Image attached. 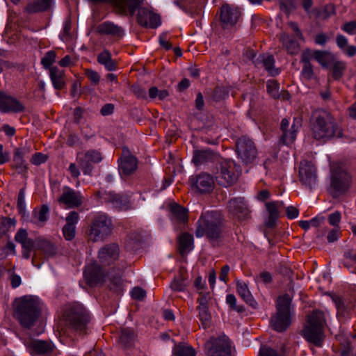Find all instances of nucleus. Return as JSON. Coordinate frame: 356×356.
Returning a JSON list of instances; mask_svg holds the SVG:
<instances>
[{"instance_id":"38","label":"nucleus","mask_w":356,"mask_h":356,"mask_svg":"<svg viewBox=\"0 0 356 356\" xmlns=\"http://www.w3.org/2000/svg\"><path fill=\"white\" fill-rule=\"evenodd\" d=\"M335 58V56L330 51L314 50V60L323 68H328Z\"/></svg>"},{"instance_id":"43","label":"nucleus","mask_w":356,"mask_h":356,"mask_svg":"<svg viewBox=\"0 0 356 356\" xmlns=\"http://www.w3.org/2000/svg\"><path fill=\"white\" fill-rule=\"evenodd\" d=\"M97 61L99 64L104 65L108 71H113L116 68V64L112 60L111 54L107 50L103 51L98 55Z\"/></svg>"},{"instance_id":"16","label":"nucleus","mask_w":356,"mask_h":356,"mask_svg":"<svg viewBox=\"0 0 356 356\" xmlns=\"http://www.w3.org/2000/svg\"><path fill=\"white\" fill-rule=\"evenodd\" d=\"M25 106L15 97L0 91V112L19 113L25 111Z\"/></svg>"},{"instance_id":"6","label":"nucleus","mask_w":356,"mask_h":356,"mask_svg":"<svg viewBox=\"0 0 356 356\" xmlns=\"http://www.w3.org/2000/svg\"><path fill=\"white\" fill-rule=\"evenodd\" d=\"M291 298L289 295L280 296L276 302V313L270 318V325L278 332L285 331L291 323Z\"/></svg>"},{"instance_id":"24","label":"nucleus","mask_w":356,"mask_h":356,"mask_svg":"<svg viewBox=\"0 0 356 356\" xmlns=\"http://www.w3.org/2000/svg\"><path fill=\"white\" fill-rule=\"evenodd\" d=\"M104 199L111 203L113 207L120 211H127L131 207L129 196L117 194L114 192L106 193Z\"/></svg>"},{"instance_id":"55","label":"nucleus","mask_w":356,"mask_h":356,"mask_svg":"<svg viewBox=\"0 0 356 356\" xmlns=\"http://www.w3.org/2000/svg\"><path fill=\"white\" fill-rule=\"evenodd\" d=\"M333 301L334 302L335 306L337 309V315L343 316L346 312L347 308L344 304L343 298L339 296H335L334 298H333Z\"/></svg>"},{"instance_id":"48","label":"nucleus","mask_w":356,"mask_h":356,"mask_svg":"<svg viewBox=\"0 0 356 356\" xmlns=\"http://www.w3.org/2000/svg\"><path fill=\"white\" fill-rule=\"evenodd\" d=\"M76 163L85 175L89 174V151L79 152L76 155Z\"/></svg>"},{"instance_id":"59","label":"nucleus","mask_w":356,"mask_h":356,"mask_svg":"<svg viewBox=\"0 0 356 356\" xmlns=\"http://www.w3.org/2000/svg\"><path fill=\"white\" fill-rule=\"evenodd\" d=\"M131 90L137 98L142 99H147L145 90L138 85L131 86Z\"/></svg>"},{"instance_id":"46","label":"nucleus","mask_w":356,"mask_h":356,"mask_svg":"<svg viewBox=\"0 0 356 356\" xmlns=\"http://www.w3.org/2000/svg\"><path fill=\"white\" fill-rule=\"evenodd\" d=\"M17 220L14 218L1 216L0 218V238L10 232L11 227H15Z\"/></svg>"},{"instance_id":"47","label":"nucleus","mask_w":356,"mask_h":356,"mask_svg":"<svg viewBox=\"0 0 356 356\" xmlns=\"http://www.w3.org/2000/svg\"><path fill=\"white\" fill-rule=\"evenodd\" d=\"M108 287L109 289L117 294L123 291V281L119 275H111L108 277Z\"/></svg>"},{"instance_id":"8","label":"nucleus","mask_w":356,"mask_h":356,"mask_svg":"<svg viewBox=\"0 0 356 356\" xmlns=\"http://www.w3.org/2000/svg\"><path fill=\"white\" fill-rule=\"evenodd\" d=\"M350 175L339 165H332L330 170V185L328 188L333 197H338L350 188Z\"/></svg>"},{"instance_id":"26","label":"nucleus","mask_w":356,"mask_h":356,"mask_svg":"<svg viewBox=\"0 0 356 356\" xmlns=\"http://www.w3.org/2000/svg\"><path fill=\"white\" fill-rule=\"evenodd\" d=\"M240 15L241 13L237 8L231 7L228 4L223 5L220 8L221 22L227 26L234 25Z\"/></svg>"},{"instance_id":"29","label":"nucleus","mask_w":356,"mask_h":356,"mask_svg":"<svg viewBox=\"0 0 356 356\" xmlns=\"http://www.w3.org/2000/svg\"><path fill=\"white\" fill-rule=\"evenodd\" d=\"M266 206L268 212V218L266 222V225L271 228L275 225L279 217L280 209L284 207V203L282 201L270 202L267 203Z\"/></svg>"},{"instance_id":"20","label":"nucleus","mask_w":356,"mask_h":356,"mask_svg":"<svg viewBox=\"0 0 356 356\" xmlns=\"http://www.w3.org/2000/svg\"><path fill=\"white\" fill-rule=\"evenodd\" d=\"M137 22L143 26L153 29L158 27L161 24L159 15L146 8L138 9Z\"/></svg>"},{"instance_id":"30","label":"nucleus","mask_w":356,"mask_h":356,"mask_svg":"<svg viewBox=\"0 0 356 356\" xmlns=\"http://www.w3.org/2000/svg\"><path fill=\"white\" fill-rule=\"evenodd\" d=\"M49 76L55 90H62L66 88L65 74L63 70L53 67L50 68Z\"/></svg>"},{"instance_id":"64","label":"nucleus","mask_w":356,"mask_h":356,"mask_svg":"<svg viewBox=\"0 0 356 356\" xmlns=\"http://www.w3.org/2000/svg\"><path fill=\"white\" fill-rule=\"evenodd\" d=\"M171 288L173 291H183L185 290L186 284L184 279H175L171 283Z\"/></svg>"},{"instance_id":"28","label":"nucleus","mask_w":356,"mask_h":356,"mask_svg":"<svg viewBox=\"0 0 356 356\" xmlns=\"http://www.w3.org/2000/svg\"><path fill=\"white\" fill-rule=\"evenodd\" d=\"M92 31L120 37L123 35L122 29L111 22H104L97 26H90V32Z\"/></svg>"},{"instance_id":"34","label":"nucleus","mask_w":356,"mask_h":356,"mask_svg":"<svg viewBox=\"0 0 356 356\" xmlns=\"http://www.w3.org/2000/svg\"><path fill=\"white\" fill-rule=\"evenodd\" d=\"M170 211L173 221L184 224L188 222V211L184 207L177 203H172L170 204Z\"/></svg>"},{"instance_id":"40","label":"nucleus","mask_w":356,"mask_h":356,"mask_svg":"<svg viewBox=\"0 0 356 356\" xmlns=\"http://www.w3.org/2000/svg\"><path fill=\"white\" fill-rule=\"evenodd\" d=\"M74 36L72 19L70 15H69L64 21L63 30L59 34V38L65 42H70L74 40Z\"/></svg>"},{"instance_id":"1","label":"nucleus","mask_w":356,"mask_h":356,"mask_svg":"<svg viewBox=\"0 0 356 356\" xmlns=\"http://www.w3.org/2000/svg\"><path fill=\"white\" fill-rule=\"evenodd\" d=\"M311 136L316 140L327 142L343 136L341 128L329 111L317 109L312 112L309 120Z\"/></svg>"},{"instance_id":"12","label":"nucleus","mask_w":356,"mask_h":356,"mask_svg":"<svg viewBox=\"0 0 356 356\" xmlns=\"http://www.w3.org/2000/svg\"><path fill=\"white\" fill-rule=\"evenodd\" d=\"M209 356H233L231 342L227 337L211 339L205 344Z\"/></svg>"},{"instance_id":"11","label":"nucleus","mask_w":356,"mask_h":356,"mask_svg":"<svg viewBox=\"0 0 356 356\" xmlns=\"http://www.w3.org/2000/svg\"><path fill=\"white\" fill-rule=\"evenodd\" d=\"M236 152L242 162L246 165L252 163L257 157V149L253 140L246 136L236 141Z\"/></svg>"},{"instance_id":"22","label":"nucleus","mask_w":356,"mask_h":356,"mask_svg":"<svg viewBox=\"0 0 356 356\" xmlns=\"http://www.w3.org/2000/svg\"><path fill=\"white\" fill-rule=\"evenodd\" d=\"M193 186L200 193H209L214 187V179L209 174L201 173L192 179Z\"/></svg>"},{"instance_id":"58","label":"nucleus","mask_w":356,"mask_h":356,"mask_svg":"<svg viewBox=\"0 0 356 356\" xmlns=\"http://www.w3.org/2000/svg\"><path fill=\"white\" fill-rule=\"evenodd\" d=\"M341 235V229L340 227H334L330 229L327 236V240L328 243H334L338 240Z\"/></svg>"},{"instance_id":"36","label":"nucleus","mask_w":356,"mask_h":356,"mask_svg":"<svg viewBox=\"0 0 356 356\" xmlns=\"http://www.w3.org/2000/svg\"><path fill=\"white\" fill-rule=\"evenodd\" d=\"M106 279L105 270L97 264H90V287L102 285Z\"/></svg>"},{"instance_id":"5","label":"nucleus","mask_w":356,"mask_h":356,"mask_svg":"<svg viewBox=\"0 0 356 356\" xmlns=\"http://www.w3.org/2000/svg\"><path fill=\"white\" fill-rule=\"evenodd\" d=\"M63 318L76 336L83 337L87 334L88 316L81 305L73 303L66 305Z\"/></svg>"},{"instance_id":"41","label":"nucleus","mask_w":356,"mask_h":356,"mask_svg":"<svg viewBox=\"0 0 356 356\" xmlns=\"http://www.w3.org/2000/svg\"><path fill=\"white\" fill-rule=\"evenodd\" d=\"M179 244L181 254L191 251L194 246L193 236L188 232L183 233L179 238Z\"/></svg>"},{"instance_id":"10","label":"nucleus","mask_w":356,"mask_h":356,"mask_svg":"<svg viewBox=\"0 0 356 356\" xmlns=\"http://www.w3.org/2000/svg\"><path fill=\"white\" fill-rule=\"evenodd\" d=\"M213 170L218 183L224 186H228L237 181L238 175L235 172V163L231 160H224L219 162Z\"/></svg>"},{"instance_id":"27","label":"nucleus","mask_w":356,"mask_h":356,"mask_svg":"<svg viewBox=\"0 0 356 356\" xmlns=\"http://www.w3.org/2000/svg\"><path fill=\"white\" fill-rule=\"evenodd\" d=\"M40 252L45 259L52 258L57 254L58 248L51 241L38 237L37 238V250Z\"/></svg>"},{"instance_id":"61","label":"nucleus","mask_w":356,"mask_h":356,"mask_svg":"<svg viewBox=\"0 0 356 356\" xmlns=\"http://www.w3.org/2000/svg\"><path fill=\"white\" fill-rule=\"evenodd\" d=\"M131 296L133 299L142 300L146 296V292L140 287H134L131 291Z\"/></svg>"},{"instance_id":"15","label":"nucleus","mask_w":356,"mask_h":356,"mask_svg":"<svg viewBox=\"0 0 356 356\" xmlns=\"http://www.w3.org/2000/svg\"><path fill=\"white\" fill-rule=\"evenodd\" d=\"M300 181L305 187L312 190L318 185L316 170L310 162L305 161L300 163L299 168Z\"/></svg>"},{"instance_id":"51","label":"nucleus","mask_w":356,"mask_h":356,"mask_svg":"<svg viewBox=\"0 0 356 356\" xmlns=\"http://www.w3.org/2000/svg\"><path fill=\"white\" fill-rule=\"evenodd\" d=\"M56 54L54 51H48L41 59V64L46 70L52 68L51 65L55 62Z\"/></svg>"},{"instance_id":"54","label":"nucleus","mask_w":356,"mask_h":356,"mask_svg":"<svg viewBox=\"0 0 356 356\" xmlns=\"http://www.w3.org/2000/svg\"><path fill=\"white\" fill-rule=\"evenodd\" d=\"M62 231L66 241H72L74 238L76 234L75 226L65 224Z\"/></svg>"},{"instance_id":"57","label":"nucleus","mask_w":356,"mask_h":356,"mask_svg":"<svg viewBox=\"0 0 356 356\" xmlns=\"http://www.w3.org/2000/svg\"><path fill=\"white\" fill-rule=\"evenodd\" d=\"M48 159V156L42 152H35L33 154L31 162L35 165H40L45 163Z\"/></svg>"},{"instance_id":"42","label":"nucleus","mask_w":356,"mask_h":356,"mask_svg":"<svg viewBox=\"0 0 356 356\" xmlns=\"http://www.w3.org/2000/svg\"><path fill=\"white\" fill-rule=\"evenodd\" d=\"M342 264L351 272L356 270V250H347L343 253Z\"/></svg>"},{"instance_id":"14","label":"nucleus","mask_w":356,"mask_h":356,"mask_svg":"<svg viewBox=\"0 0 356 356\" xmlns=\"http://www.w3.org/2000/svg\"><path fill=\"white\" fill-rule=\"evenodd\" d=\"M118 163L119 174L122 178L131 175L138 168L137 158L127 148H123L122 154L118 159Z\"/></svg>"},{"instance_id":"17","label":"nucleus","mask_w":356,"mask_h":356,"mask_svg":"<svg viewBox=\"0 0 356 356\" xmlns=\"http://www.w3.org/2000/svg\"><path fill=\"white\" fill-rule=\"evenodd\" d=\"M227 207L229 212L236 216L239 220L247 219L250 216V211L243 197L231 199L229 201Z\"/></svg>"},{"instance_id":"18","label":"nucleus","mask_w":356,"mask_h":356,"mask_svg":"<svg viewBox=\"0 0 356 356\" xmlns=\"http://www.w3.org/2000/svg\"><path fill=\"white\" fill-rule=\"evenodd\" d=\"M119 254V245L113 243L105 245L99 250L98 258L102 264L110 265L118 259Z\"/></svg>"},{"instance_id":"39","label":"nucleus","mask_w":356,"mask_h":356,"mask_svg":"<svg viewBox=\"0 0 356 356\" xmlns=\"http://www.w3.org/2000/svg\"><path fill=\"white\" fill-rule=\"evenodd\" d=\"M300 126V121L295 119L290 129L286 130L285 131H282V134L280 137V140L284 145H289L294 142L296 138L298 127Z\"/></svg>"},{"instance_id":"9","label":"nucleus","mask_w":356,"mask_h":356,"mask_svg":"<svg viewBox=\"0 0 356 356\" xmlns=\"http://www.w3.org/2000/svg\"><path fill=\"white\" fill-rule=\"evenodd\" d=\"M113 229L111 218L106 213H97L90 225V240L94 242L103 241L112 234Z\"/></svg>"},{"instance_id":"3","label":"nucleus","mask_w":356,"mask_h":356,"mask_svg":"<svg viewBox=\"0 0 356 356\" xmlns=\"http://www.w3.org/2000/svg\"><path fill=\"white\" fill-rule=\"evenodd\" d=\"M223 222L221 215L216 211L202 213L196 223L195 236H206L209 241L215 243L222 237Z\"/></svg>"},{"instance_id":"35","label":"nucleus","mask_w":356,"mask_h":356,"mask_svg":"<svg viewBox=\"0 0 356 356\" xmlns=\"http://www.w3.org/2000/svg\"><path fill=\"white\" fill-rule=\"evenodd\" d=\"M280 40L288 54L291 55H296L299 53V42L291 36L285 33H283L280 35Z\"/></svg>"},{"instance_id":"44","label":"nucleus","mask_w":356,"mask_h":356,"mask_svg":"<svg viewBox=\"0 0 356 356\" xmlns=\"http://www.w3.org/2000/svg\"><path fill=\"white\" fill-rule=\"evenodd\" d=\"M332 77L334 80H339L344 74L346 69V63L344 61L339 60L335 58L331 63Z\"/></svg>"},{"instance_id":"32","label":"nucleus","mask_w":356,"mask_h":356,"mask_svg":"<svg viewBox=\"0 0 356 356\" xmlns=\"http://www.w3.org/2000/svg\"><path fill=\"white\" fill-rule=\"evenodd\" d=\"M255 65H262L265 70L271 75L276 76L280 73L278 69L274 67L275 58L273 55H260L254 61Z\"/></svg>"},{"instance_id":"7","label":"nucleus","mask_w":356,"mask_h":356,"mask_svg":"<svg viewBox=\"0 0 356 356\" xmlns=\"http://www.w3.org/2000/svg\"><path fill=\"white\" fill-rule=\"evenodd\" d=\"M143 2V0H90V8L92 10L94 19L100 20L104 16L99 13V8L97 5L98 3H108L113 6L120 14H129L133 16Z\"/></svg>"},{"instance_id":"19","label":"nucleus","mask_w":356,"mask_h":356,"mask_svg":"<svg viewBox=\"0 0 356 356\" xmlns=\"http://www.w3.org/2000/svg\"><path fill=\"white\" fill-rule=\"evenodd\" d=\"M49 218V207L47 204H42L40 207L33 208L31 217L29 218L25 217L23 219L27 222H31L38 227H42Z\"/></svg>"},{"instance_id":"45","label":"nucleus","mask_w":356,"mask_h":356,"mask_svg":"<svg viewBox=\"0 0 356 356\" xmlns=\"http://www.w3.org/2000/svg\"><path fill=\"white\" fill-rule=\"evenodd\" d=\"M25 193L26 187L24 186L19 190L17 200V209L22 219H25V217L29 218V213L26 211Z\"/></svg>"},{"instance_id":"50","label":"nucleus","mask_w":356,"mask_h":356,"mask_svg":"<svg viewBox=\"0 0 356 356\" xmlns=\"http://www.w3.org/2000/svg\"><path fill=\"white\" fill-rule=\"evenodd\" d=\"M173 355L195 356V351L191 346L179 344L173 348Z\"/></svg>"},{"instance_id":"25","label":"nucleus","mask_w":356,"mask_h":356,"mask_svg":"<svg viewBox=\"0 0 356 356\" xmlns=\"http://www.w3.org/2000/svg\"><path fill=\"white\" fill-rule=\"evenodd\" d=\"M59 203H63L68 208L78 207L81 205L82 200L79 193L75 192L70 187H65L63 194L58 199Z\"/></svg>"},{"instance_id":"62","label":"nucleus","mask_w":356,"mask_h":356,"mask_svg":"<svg viewBox=\"0 0 356 356\" xmlns=\"http://www.w3.org/2000/svg\"><path fill=\"white\" fill-rule=\"evenodd\" d=\"M341 29L349 35H353L356 32V21L353 20L348 22L344 23Z\"/></svg>"},{"instance_id":"56","label":"nucleus","mask_w":356,"mask_h":356,"mask_svg":"<svg viewBox=\"0 0 356 356\" xmlns=\"http://www.w3.org/2000/svg\"><path fill=\"white\" fill-rule=\"evenodd\" d=\"M313 58L314 59V51L307 49L302 52L300 62L303 65L312 64L311 60Z\"/></svg>"},{"instance_id":"2","label":"nucleus","mask_w":356,"mask_h":356,"mask_svg":"<svg viewBox=\"0 0 356 356\" xmlns=\"http://www.w3.org/2000/svg\"><path fill=\"white\" fill-rule=\"evenodd\" d=\"M42 310V302L38 296L25 295L15 300L13 317L22 327L31 330L38 323Z\"/></svg>"},{"instance_id":"63","label":"nucleus","mask_w":356,"mask_h":356,"mask_svg":"<svg viewBox=\"0 0 356 356\" xmlns=\"http://www.w3.org/2000/svg\"><path fill=\"white\" fill-rule=\"evenodd\" d=\"M301 74L305 79L307 80L311 79L314 76V70L312 64L303 65L301 71Z\"/></svg>"},{"instance_id":"33","label":"nucleus","mask_w":356,"mask_h":356,"mask_svg":"<svg viewBox=\"0 0 356 356\" xmlns=\"http://www.w3.org/2000/svg\"><path fill=\"white\" fill-rule=\"evenodd\" d=\"M136 337V334L132 329H122L118 339L119 344L124 349L131 348L135 344Z\"/></svg>"},{"instance_id":"53","label":"nucleus","mask_w":356,"mask_h":356,"mask_svg":"<svg viewBox=\"0 0 356 356\" xmlns=\"http://www.w3.org/2000/svg\"><path fill=\"white\" fill-rule=\"evenodd\" d=\"M226 302L232 309L236 311L238 313H242L245 311L243 306L236 305V298L233 294H228L226 296Z\"/></svg>"},{"instance_id":"31","label":"nucleus","mask_w":356,"mask_h":356,"mask_svg":"<svg viewBox=\"0 0 356 356\" xmlns=\"http://www.w3.org/2000/svg\"><path fill=\"white\" fill-rule=\"evenodd\" d=\"M53 0H33L24 8L26 13L34 14L43 13L50 9Z\"/></svg>"},{"instance_id":"49","label":"nucleus","mask_w":356,"mask_h":356,"mask_svg":"<svg viewBox=\"0 0 356 356\" xmlns=\"http://www.w3.org/2000/svg\"><path fill=\"white\" fill-rule=\"evenodd\" d=\"M198 311V318L201 322V325L204 329H207L209 327L211 320V316L209 312L208 307H197Z\"/></svg>"},{"instance_id":"23","label":"nucleus","mask_w":356,"mask_h":356,"mask_svg":"<svg viewBox=\"0 0 356 356\" xmlns=\"http://www.w3.org/2000/svg\"><path fill=\"white\" fill-rule=\"evenodd\" d=\"M26 347L37 355H44L54 352L56 348L51 341L32 339L26 344Z\"/></svg>"},{"instance_id":"52","label":"nucleus","mask_w":356,"mask_h":356,"mask_svg":"<svg viewBox=\"0 0 356 356\" xmlns=\"http://www.w3.org/2000/svg\"><path fill=\"white\" fill-rule=\"evenodd\" d=\"M266 86H267V91L271 97H273L275 99H277V98L280 97L281 95L280 94V91H279L280 86L277 83V81H275L274 80H269L267 82Z\"/></svg>"},{"instance_id":"13","label":"nucleus","mask_w":356,"mask_h":356,"mask_svg":"<svg viewBox=\"0 0 356 356\" xmlns=\"http://www.w3.org/2000/svg\"><path fill=\"white\" fill-rule=\"evenodd\" d=\"M31 153L29 146L19 145L13 150V161L10 165L11 168L15 169L18 174L25 175L28 172V163L26 161V157Z\"/></svg>"},{"instance_id":"21","label":"nucleus","mask_w":356,"mask_h":356,"mask_svg":"<svg viewBox=\"0 0 356 356\" xmlns=\"http://www.w3.org/2000/svg\"><path fill=\"white\" fill-rule=\"evenodd\" d=\"M193 162L197 166L218 162L219 155L209 149H197L193 152Z\"/></svg>"},{"instance_id":"37","label":"nucleus","mask_w":356,"mask_h":356,"mask_svg":"<svg viewBox=\"0 0 356 356\" xmlns=\"http://www.w3.org/2000/svg\"><path fill=\"white\" fill-rule=\"evenodd\" d=\"M236 291L241 298L249 305L255 307L257 302L254 300L248 284L241 280H236Z\"/></svg>"},{"instance_id":"4","label":"nucleus","mask_w":356,"mask_h":356,"mask_svg":"<svg viewBox=\"0 0 356 356\" xmlns=\"http://www.w3.org/2000/svg\"><path fill=\"white\" fill-rule=\"evenodd\" d=\"M326 324L324 313L315 310L307 317V324L302 331V337L307 341L320 348L323 346L325 335L324 327Z\"/></svg>"},{"instance_id":"60","label":"nucleus","mask_w":356,"mask_h":356,"mask_svg":"<svg viewBox=\"0 0 356 356\" xmlns=\"http://www.w3.org/2000/svg\"><path fill=\"white\" fill-rule=\"evenodd\" d=\"M341 218V213L339 211H335L328 216V222L330 225L334 226V227H339V223L340 222Z\"/></svg>"}]
</instances>
